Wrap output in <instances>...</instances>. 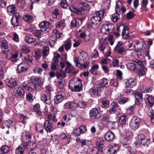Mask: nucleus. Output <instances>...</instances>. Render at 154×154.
I'll return each instance as SVG.
<instances>
[{
    "label": "nucleus",
    "mask_w": 154,
    "mask_h": 154,
    "mask_svg": "<svg viewBox=\"0 0 154 154\" xmlns=\"http://www.w3.org/2000/svg\"><path fill=\"white\" fill-rule=\"evenodd\" d=\"M80 56L74 57L73 60L76 66L82 69L86 68L90 62L88 54L84 51L80 53Z\"/></svg>",
    "instance_id": "f257e3e1"
},
{
    "label": "nucleus",
    "mask_w": 154,
    "mask_h": 154,
    "mask_svg": "<svg viewBox=\"0 0 154 154\" xmlns=\"http://www.w3.org/2000/svg\"><path fill=\"white\" fill-rule=\"evenodd\" d=\"M42 30H35L33 31V34L35 36L40 38L42 35Z\"/></svg>",
    "instance_id": "58836bf2"
},
{
    "label": "nucleus",
    "mask_w": 154,
    "mask_h": 154,
    "mask_svg": "<svg viewBox=\"0 0 154 154\" xmlns=\"http://www.w3.org/2000/svg\"><path fill=\"white\" fill-rule=\"evenodd\" d=\"M127 119V118L126 116L124 114L121 115L119 118V123L122 125L123 128H124V129H125V127L127 125H126Z\"/></svg>",
    "instance_id": "6ab92c4d"
},
{
    "label": "nucleus",
    "mask_w": 154,
    "mask_h": 154,
    "mask_svg": "<svg viewBox=\"0 0 154 154\" xmlns=\"http://www.w3.org/2000/svg\"><path fill=\"white\" fill-rule=\"evenodd\" d=\"M30 80L32 82L38 85H40L41 84V80L40 78L36 77L35 76H32L30 77Z\"/></svg>",
    "instance_id": "bb28decb"
},
{
    "label": "nucleus",
    "mask_w": 154,
    "mask_h": 154,
    "mask_svg": "<svg viewBox=\"0 0 154 154\" xmlns=\"http://www.w3.org/2000/svg\"><path fill=\"white\" fill-rule=\"evenodd\" d=\"M69 85L70 89L74 91L79 92L82 90V82L79 78H74L71 79Z\"/></svg>",
    "instance_id": "f03ea898"
},
{
    "label": "nucleus",
    "mask_w": 154,
    "mask_h": 154,
    "mask_svg": "<svg viewBox=\"0 0 154 154\" xmlns=\"http://www.w3.org/2000/svg\"><path fill=\"white\" fill-rule=\"evenodd\" d=\"M28 68L27 64L25 62L20 63L17 67V69L19 72L20 73L27 71Z\"/></svg>",
    "instance_id": "9d476101"
},
{
    "label": "nucleus",
    "mask_w": 154,
    "mask_h": 154,
    "mask_svg": "<svg viewBox=\"0 0 154 154\" xmlns=\"http://www.w3.org/2000/svg\"><path fill=\"white\" fill-rule=\"evenodd\" d=\"M117 51L118 53L121 54H124L126 53V51L125 48L123 47L119 48Z\"/></svg>",
    "instance_id": "5fc2aeb1"
},
{
    "label": "nucleus",
    "mask_w": 154,
    "mask_h": 154,
    "mask_svg": "<svg viewBox=\"0 0 154 154\" xmlns=\"http://www.w3.org/2000/svg\"><path fill=\"white\" fill-rule=\"evenodd\" d=\"M23 147V146H20L16 149L17 154H23L24 152Z\"/></svg>",
    "instance_id": "ea45409f"
},
{
    "label": "nucleus",
    "mask_w": 154,
    "mask_h": 154,
    "mask_svg": "<svg viewBox=\"0 0 154 154\" xmlns=\"http://www.w3.org/2000/svg\"><path fill=\"white\" fill-rule=\"evenodd\" d=\"M138 139L139 141L143 145L145 144L147 141V139L145 138V136L143 134L138 135Z\"/></svg>",
    "instance_id": "4be33fe9"
},
{
    "label": "nucleus",
    "mask_w": 154,
    "mask_h": 154,
    "mask_svg": "<svg viewBox=\"0 0 154 154\" xmlns=\"http://www.w3.org/2000/svg\"><path fill=\"white\" fill-rule=\"evenodd\" d=\"M148 116L150 118L151 122L154 123V112L151 108H148L146 111Z\"/></svg>",
    "instance_id": "412c9836"
},
{
    "label": "nucleus",
    "mask_w": 154,
    "mask_h": 154,
    "mask_svg": "<svg viewBox=\"0 0 154 154\" xmlns=\"http://www.w3.org/2000/svg\"><path fill=\"white\" fill-rule=\"evenodd\" d=\"M35 111L39 116H41L42 114V112L40 110V106L39 104L37 103L35 104L33 107Z\"/></svg>",
    "instance_id": "7c9ffc66"
},
{
    "label": "nucleus",
    "mask_w": 154,
    "mask_h": 154,
    "mask_svg": "<svg viewBox=\"0 0 154 154\" xmlns=\"http://www.w3.org/2000/svg\"><path fill=\"white\" fill-rule=\"evenodd\" d=\"M134 93V96L135 97L136 99L137 100L136 101V103L138 104L140 103V100H141L142 97V94L139 92H135Z\"/></svg>",
    "instance_id": "b1692460"
},
{
    "label": "nucleus",
    "mask_w": 154,
    "mask_h": 154,
    "mask_svg": "<svg viewBox=\"0 0 154 154\" xmlns=\"http://www.w3.org/2000/svg\"><path fill=\"white\" fill-rule=\"evenodd\" d=\"M35 39L33 38L28 36H26L25 38V41L28 44L32 42H35Z\"/></svg>",
    "instance_id": "c03bdc74"
},
{
    "label": "nucleus",
    "mask_w": 154,
    "mask_h": 154,
    "mask_svg": "<svg viewBox=\"0 0 154 154\" xmlns=\"http://www.w3.org/2000/svg\"><path fill=\"white\" fill-rule=\"evenodd\" d=\"M131 142V137L129 138L128 137H126L124 140V146H126L130 144Z\"/></svg>",
    "instance_id": "052dcab7"
},
{
    "label": "nucleus",
    "mask_w": 154,
    "mask_h": 154,
    "mask_svg": "<svg viewBox=\"0 0 154 154\" xmlns=\"http://www.w3.org/2000/svg\"><path fill=\"white\" fill-rule=\"evenodd\" d=\"M88 149L89 146H81L80 148V152L81 153H86L88 152Z\"/></svg>",
    "instance_id": "a18cd8bd"
},
{
    "label": "nucleus",
    "mask_w": 154,
    "mask_h": 154,
    "mask_svg": "<svg viewBox=\"0 0 154 154\" xmlns=\"http://www.w3.org/2000/svg\"><path fill=\"white\" fill-rule=\"evenodd\" d=\"M17 3L19 7L22 8L24 6L25 1L24 0H17Z\"/></svg>",
    "instance_id": "6e6d98bb"
},
{
    "label": "nucleus",
    "mask_w": 154,
    "mask_h": 154,
    "mask_svg": "<svg viewBox=\"0 0 154 154\" xmlns=\"http://www.w3.org/2000/svg\"><path fill=\"white\" fill-rule=\"evenodd\" d=\"M110 83L109 80L107 79H104L102 80V83L101 85H99V86L100 87V88H101L102 89L104 87H108L110 85Z\"/></svg>",
    "instance_id": "5701e85b"
},
{
    "label": "nucleus",
    "mask_w": 154,
    "mask_h": 154,
    "mask_svg": "<svg viewBox=\"0 0 154 154\" xmlns=\"http://www.w3.org/2000/svg\"><path fill=\"white\" fill-rule=\"evenodd\" d=\"M119 15L118 14H114L112 15V20L113 22H116L119 19Z\"/></svg>",
    "instance_id": "0e129e2a"
},
{
    "label": "nucleus",
    "mask_w": 154,
    "mask_h": 154,
    "mask_svg": "<svg viewBox=\"0 0 154 154\" xmlns=\"http://www.w3.org/2000/svg\"><path fill=\"white\" fill-rule=\"evenodd\" d=\"M58 10L57 9H55L52 13V18L56 20V19L59 16Z\"/></svg>",
    "instance_id": "8fccbe9b"
},
{
    "label": "nucleus",
    "mask_w": 154,
    "mask_h": 154,
    "mask_svg": "<svg viewBox=\"0 0 154 154\" xmlns=\"http://www.w3.org/2000/svg\"><path fill=\"white\" fill-rule=\"evenodd\" d=\"M36 130L40 133H42L43 132V127L42 125L40 124H38L36 126Z\"/></svg>",
    "instance_id": "a19ab883"
},
{
    "label": "nucleus",
    "mask_w": 154,
    "mask_h": 154,
    "mask_svg": "<svg viewBox=\"0 0 154 154\" xmlns=\"http://www.w3.org/2000/svg\"><path fill=\"white\" fill-rule=\"evenodd\" d=\"M66 26V24L64 20H61L57 22L56 24L57 28L61 27L64 28Z\"/></svg>",
    "instance_id": "f704fd0d"
},
{
    "label": "nucleus",
    "mask_w": 154,
    "mask_h": 154,
    "mask_svg": "<svg viewBox=\"0 0 154 154\" xmlns=\"http://www.w3.org/2000/svg\"><path fill=\"white\" fill-rule=\"evenodd\" d=\"M12 39L16 42H18L19 41L18 35L15 32H14Z\"/></svg>",
    "instance_id": "bf43d9fd"
},
{
    "label": "nucleus",
    "mask_w": 154,
    "mask_h": 154,
    "mask_svg": "<svg viewBox=\"0 0 154 154\" xmlns=\"http://www.w3.org/2000/svg\"><path fill=\"white\" fill-rule=\"evenodd\" d=\"M102 90L99 86L97 88L93 87L90 90V93L92 97L98 96L100 95V92Z\"/></svg>",
    "instance_id": "0eeeda50"
},
{
    "label": "nucleus",
    "mask_w": 154,
    "mask_h": 154,
    "mask_svg": "<svg viewBox=\"0 0 154 154\" xmlns=\"http://www.w3.org/2000/svg\"><path fill=\"white\" fill-rule=\"evenodd\" d=\"M119 148L118 146L114 145L111 146L110 148L107 147L106 149L109 154H114L116 151L119 150Z\"/></svg>",
    "instance_id": "f3484780"
},
{
    "label": "nucleus",
    "mask_w": 154,
    "mask_h": 154,
    "mask_svg": "<svg viewBox=\"0 0 154 154\" xmlns=\"http://www.w3.org/2000/svg\"><path fill=\"white\" fill-rule=\"evenodd\" d=\"M43 71L42 69L41 68H39L36 67L33 70V71L34 73H38V74H41Z\"/></svg>",
    "instance_id": "4d7b16f0"
},
{
    "label": "nucleus",
    "mask_w": 154,
    "mask_h": 154,
    "mask_svg": "<svg viewBox=\"0 0 154 154\" xmlns=\"http://www.w3.org/2000/svg\"><path fill=\"white\" fill-rule=\"evenodd\" d=\"M64 81L63 79L58 81L57 83V86L58 88L59 89L63 88L64 87Z\"/></svg>",
    "instance_id": "de8ad7c7"
},
{
    "label": "nucleus",
    "mask_w": 154,
    "mask_h": 154,
    "mask_svg": "<svg viewBox=\"0 0 154 154\" xmlns=\"http://www.w3.org/2000/svg\"><path fill=\"white\" fill-rule=\"evenodd\" d=\"M105 11L104 10H102L99 11H98L95 12V14L97 16L101 19L104 17V15L105 13Z\"/></svg>",
    "instance_id": "c9c22d12"
},
{
    "label": "nucleus",
    "mask_w": 154,
    "mask_h": 154,
    "mask_svg": "<svg viewBox=\"0 0 154 154\" xmlns=\"http://www.w3.org/2000/svg\"><path fill=\"white\" fill-rule=\"evenodd\" d=\"M147 70V69L145 67H141L138 72V73L140 75H142L144 74Z\"/></svg>",
    "instance_id": "49530a36"
},
{
    "label": "nucleus",
    "mask_w": 154,
    "mask_h": 154,
    "mask_svg": "<svg viewBox=\"0 0 154 154\" xmlns=\"http://www.w3.org/2000/svg\"><path fill=\"white\" fill-rule=\"evenodd\" d=\"M91 21L92 24L96 25L97 26H99L102 22L101 19L96 15L92 17L91 18Z\"/></svg>",
    "instance_id": "ddd939ff"
},
{
    "label": "nucleus",
    "mask_w": 154,
    "mask_h": 154,
    "mask_svg": "<svg viewBox=\"0 0 154 154\" xmlns=\"http://www.w3.org/2000/svg\"><path fill=\"white\" fill-rule=\"evenodd\" d=\"M1 48L2 49V53H6L7 52H9V49H8V47L7 43L2 42L1 45Z\"/></svg>",
    "instance_id": "a878e982"
},
{
    "label": "nucleus",
    "mask_w": 154,
    "mask_h": 154,
    "mask_svg": "<svg viewBox=\"0 0 154 154\" xmlns=\"http://www.w3.org/2000/svg\"><path fill=\"white\" fill-rule=\"evenodd\" d=\"M111 60L109 58H104L101 60L100 63L102 66V68L104 73L108 74L109 72V69L107 66V64H109V67H112V65L111 63Z\"/></svg>",
    "instance_id": "7ed1b4c3"
},
{
    "label": "nucleus",
    "mask_w": 154,
    "mask_h": 154,
    "mask_svg": "<svg viewBox=\"0 0 154 154\" xmlns=\"http://www.w3.org/2000/svg\"><path fill=\"white\" fill-rule=\"evenodd\" d=\"M42 99L44 102L48 105L51 104L52 102V100L51 97V95L49 94H44L42 97Z\"/></svg>",
    "instance_id": "2eb2a0df"
},
{
    "label": "nucleus",
    "mask_w": 154,
    "mask_h": 154,
    "mask_svg": "<svg viewBox=\"0 0 154 154\" xmlns=\"http://www.w3.org/2000/svg\"><path fill=\"white\" fill-rule=\"evenodd\" d=\"M140 122V118L137 117H134L130 122V127L133 130H136L138 128Z\"/></svg>",
    "instance_id": "39448f33"
},
{
    "label": "nucleus",
    "mask_w": 154,
    "mask_h": 154,
    "mask_svg": "<svg viewBox=\"0 0 154 154\" xmlns=\"http://www.w3.org/2000/svg\"><path fill=\"white\" fill-rule=\"evenodd\" d=\"M69 9L71 11L79 15L82 14V12L81 11H80L79 9H78L73 5H71L70 6Z\"/></svg>",
    "instance_id": "cd10ccee"
},
{
    "label": "nucleus",
    "mask_w": 154,
    "mask_h": 154,
    "mask_svg": "<svg viewBox=\"0 0 154 154\" xmlns=\"http://www.w3.org/2000/svg\"><path fill=\"white\" fill-rule=\"evenodd\" d=\"M64 96L63 93L59 92L57 93V95L54 98V102L56 104L61 102L64 99Z\"/></svg>",
    "instance_id": "9b49d317"
},
{
    "label": "nucleus",
    "mask_w": 154,
    "mask_h": 154,
    "mask_svg": "<svg viewBox=\"0 0 154 154\" xmlns=\"http://www.w3.org/2000/svg\"><path fill=\"white\" fill-rule=\"evenodd\" d=\"M31 138V135L30 134H26L23 136L22 139L24 143H26V148L30 149H31V146L33 144L32 143H30Z\"/></svg>",
    "instance_id": "423d86ee"
},
{
    "label": "nucleus",
    "mask_w": 154,
    "mask_h": 154,
    "mask_svg": "<svg viewBox=\"0 0 154 154\" xmlns=\"http://www.w3.org/2000/svg\"><path fill=\"white\" fill-rule=\"evenodd\" d=\"M114 134L111 131H108L105 135V139L109 142L112 141L114 139Z\"/></svg>",
    "instance_id": "4468645a"
},
{
    "label": "nucleus",
    "mask_w": 154,
    "mask_h": 154,
    "mask_svg": "<svg viewBox=\"0 0 154 154\" xmlns=\"http://www.w3.org/2000/svg\"><path fill=\"white\" fill-rule=\"evenodd\" d=\"M145 101L148 103L150 107H152L154 104V97L149 94H146L144 96Z\"/></svg>",
    "instance_id": "1a4fd4ad"
},
{
    "label": "nucleus",
    "mask_w": 154,
    "mask_h": 154,
    "mask_svg": "<svg viewBox=\"0 0 154 154\" xmlns=\"http://www.w3.org/2000/svg\"><path fill=\"white\" fill-rule=\"evenodd\" d=\"M60 6L63 8H66L68 6V4L66 0H61Z\"/></svg>",
    "instance_id": "603ef678"
},
{
    "label": "nucleus",
    "mask_w": 154,
    "mask_h": 154,
    "mask_svg": "<svg viewBox=\"0 0 154 154\" xmlns=\"http://www.w3.org/2000/svg\"><path fill=\"white\" fill-rule=\"evenodd\" d=\"M79 142L81 143L80 147L85 146H88V142L89 141L85 139H79Z\"/></svg>",
    "instance_id": "e433bc0d"
},
{
    "label": "nucleus",
    "mask_w": 154,
    "mask_h": 154,
    "mask_svg": "<svg viewBox=\"0 0 154 154\" xmlns=\"http://www.w3.org/2000/svg\"><path fill=\"white\" fill-rule=\"evenodd\" d=\"M10 9L11 10L10 11V13H12L14 14H17V12L16 10L15 7L14 5H10Z\"/></svg>",
    "instance_id": "338daca9"
},
{
    "label": "nucleus",
    "mask_w": 154,
    "mask_h": 154,
    "mask_svg": "<svg viewBox=\"0 0 154 154\" xmlns=\"http://www.w3.org/2000/svg\"><path fill=\"white\" fill-rule=\"evenodd\" d=\"M127 66L128 69L132 71L135 70L136 69V65L133 63L129 62L127 64Z\"/></svg>",
    "instance_id": "2f4dec72"
},
{
    "label": "nucleus",
    "mask_w": 154,
    "mask_h": 154,
    "mask_svg": "<svg viewBox=\"0 0 154 154\" xmlns=\"http://www.w3.org/2000/svg\"><path fill=\"white\" fill-rule=\"evenodd\" d=\"M63 45L65 48V50L66 51H67L71 48L72 46V43L71 41L69 40H67Z\"/></svg>",
    "instance_id": "c85d7f7f"
},
{
    "label": "nucleus",
    "mask_w": 154,
    "mask_h": 154,
    "mask_svg": "<svg viewBox=\"0 0 154 154\" xmlns=\"http://www.w3.org/2000/svg\"><path fill=\"white\" fill-rule=\"evenodd\" d=\"M129 100V98L128 97H123L119 101V102L121 104H123L128 101Z\"/></svg>",
    "instance_id": "774afa93"
},
{
    "label": "nucleus",
    "mask_w": 154,
    "mask_h": 154,
    "mask_svg": "<svg viewBox=\"0 0 154 154\" xmlns=\"http://www.w3.org/2000/svg\"><path fill=\"white\" fill-rule=\"evenodd\" d=\"M19 15L18 14H14L11 20L12 25L13 26H17L18 25Z\"/></svg>",
    "instance_id": "aec40b11"
},
{
    "label": "nucleus",
    "mask_w": 154,
    "mask_h": 154,
    "mask_svg": "<svg viewBox=\"0 0 154 154\" xmlns=\"http://www.w3.org/2000/svg\"><path fill=\"white\" fill-rule=\"evenodd\" d=\"M135 106L134 105L129 107L127 109V112L128 114L129 115H131L134 113V110Z\"/></svg>",
    "instance_id": "09e8293b"
},
{
    "label": "nucleus",
    "mask_w": 154,
    "mask_h": 154,
    "mask_svg": "<svg viewBox=\"0 0 154 154\" xmlns=\"http://www.w3.org/2000/svg\"><path fill=\"white\" fill-rule=\"evenodd\" d=\"M99 113V111L97 108H92L89 111L90 117L91 118L94 119L97 116Z\"/></svg>",
    "instance_id": "dca6fc26"
},
{
    "label": "nucleus",
    "mask_w": 154,
    "mask_h": 154,
    "mask_svg": "<svg viewBox=\"0 0 154 154\" xmlns=\"http://www.w3.org/2000/svg\"><path fill=\"white\" fill-rule=\"evenodd\" d=\"M87 103L84 101H80L77 103V105L78 107L82 108L86 106Z\"/></svg>",
    "instance_id": "680f3d73"
},
{
    "label": "nucleus",
    "mask_w": 154,
    "mask_h": 154,
    "mask_svg": "<svg viewBox=\"0 0 154 154\" xmlns=\"http://www.w3.org/2000/svg\"><path fill=\"white\" fill-rule=\"evenodd\" d=\"M33 96L31 92L29 93L26 95V99L29 102H32L33 101Z\"/></svg>",
    "instance_id": "4c0bfd02"
},
{
    "label": "nucleus",
    "mask_w": 154,
    "mask_h": 154,
    "mask_svg": "<svg viewBox=\"0 0 154 154\" xmlns=\"http://www.w3.org/2000/svg\"><path fill=\"white\" fill-rule=\"evenodd\" d=\"M99 65L98 64H94L91 66V69L89 71L92 74H95L96 73V70L99 68Z\"/></svg>",
    "instance_id": "c756f323"
},
{
    "label": "nucleus",
    "mask_w": 154,
    "mask_h": 154,
    "mask_svg": "<svg viewBox=\"0 0 154 154\" xmlns=\"http://www.w3.org/2000/svg\"><path fill=\"white\" fill-rule=\"evenodd\" d=\"M115 28L114 25L108 23L102 25L100 27V31L102 33L105 34H109L112 32Z\"/></svg>",
    "instance_id": "20e7f679"
},
{
    "label": "nucleus",
    "mask_w": 154,
    "mask_h": 154,
    "mask_svg": "<svg viewBox=\"0 0 154 154\" xmlns=\"http://www.w3.org/2000/svg\"><path fill=\"white\" fill-rule=\"evenodd\" d=\"M0 148L3 151V152L5 153H6L8 152L10 149L9 147L6 145L2 146Z\"/></svg>",
    "instance_id": "13d9d810"
},
{
    "label": "nucleus",
    "mask_w": 154,
    "mask_h": 154,
    "mask_svg": "<svg viewBox=\"0 0 154 154\" xmlns=\"http://www.w3.org/2000/svg\"><path fill=\"white\" fill-rule=\"evenodd\" d=\"M49 48L48 47H45L42 51L43 57L45 58L49 54Z\"/></svg>",
    "instance_id": "473e14b6"
},
{
    "label": "nucleus",
    "mask_w": 154,
    "mask_h": 154,
    "mask_svg": "<svg viewBox=\"0 0 154 154\" xmlns=\"http://www.w3.org/2000/svg\"><path fill=\"white\" fill-rule=\"evenodd\" d=\"M57 41L56 38H53L52 37H51L49 39V43L51 47H53Z\"/></svg>",
    "instance_id": "37998d69"
},
{
    "label": "nucleus",
    "mask_w": 154,
    "mask_h": 154,
    "mask_svg": "<svg viewBox=\"0 0 154 154\" xmlns=\"http://www.w3.org/2000/svg\"><path fill=\"white\" fill-rule=\"evenodd\" d=\"M79 20L77 19H74L71 22V25L72 27H76L78 24Z\"/></svg>",
    "instance_id": "3c124183"
},
{
    "label": "nucleus",
    "mask_w": 154,
    "mask_h": 154,
    "mask_svg": "<svg viewBox=\"0 0 154 154\" xmlns=\"http://www.w3.org/2000/svg\"><path fill=\"white\" fill-rule=\"evenodd\" d=\"M13 94L15 96L21 97L24 94L25 91L23 88L18 87L14 90Z\"/></svg>",
    "instance_id": "6e6552de"
},
{
    "label": "nucleus",
    "mask_w": 154,
    "mask_h": 154,
    "mask_svg": "<svg viewBox=\"0 0 154 154\" xmlns=\"http://www.w3.org/2000/svg\"><path fill=\"white\" fill-rule=\"evenodd\" d=\"M122 3L119 1H118L116 2V12H118V11L120 10V7L122 6Z\"/></svg>",
    "instance_id": "864d4df0"
},
{
    "label": "nucleus",
    "mask_w": 154,
    "mask_h": 154,
    "mask_svg": "<svg viewBox=\"0 0 154 154\" xmlns=\"http://www.w3.org/2000/svg\"><path fill=\"white\" fill-rule=\"evenodd\" d=\"M113 36L112 35H110L108 39V41L110 42V45L112 46L113 45L114 42V40L113 39Z\"/></svg>",
    "instance_id": "69168bd1"
},
{
    "label": "nucleus",
    "mask_w": 154,
    "mask_h": 154,
    "mask_svg": "<svg viewBox=\"0 0 154 154\" xmlns=\"http://www.w3.org/2000/svg\"><path fill=\"white\" fill-rule=\"evenodd\" d=\"M44 128L45 130L48 132H51L53 129L52 124L48 120H46L44 123Z\"/></svg>",
    "instance_id": "a211bd4d"
},
{
    "label": "nucleus",
    "mask_w": 154,
    "mask_h": 154,
    "mask_svg": "<svg viewBox=\"0 0 154 154\" xmlns=\"http://www.w3.org/2000/svg\"><path fill=\"white\" fill-rule=\"evenodd\" d=\"M136 79L134 78L127 79L125 82V86L127 88H132L136 84Z\"/></svg>",
    "instance_id": "f8f14e48"
},
{
    "label": "nucleus",
    "mask_w": 154,
    "mask_h": 154,
    "mask_svg": "<svg viewBox=\"0 0 154 154\" xmlns=\"http://www.w3.org/2000/svg\"><path fill=\"white\" fill-rule=\"evenodd\" d=\"M102 103L105 108H108L109 106V100L105 99L103 100H102Z\"/></svg>",
    "instance_id": "e2e57ef3"
},
{
    "label": "nucleus",
    "mask_w": 154,
    "mask_h": 154,
    "mask_svg": "<svg viewBox=\"0 0 154 154\" xmlns=\"http://www.w3.org/2000/svg\"><path fill=\"white\" fill-rule=\"evenodd\" d=\"M80 9L82 11L87 10L88 7V5L84 2H81L80 4Z\"/></svg>",
    "instance_id": "72a5a7b5"
},
{
    "label": "nucleus",
    "mask_w": 154,
    "mask_h": 154,
    "mask_svg": "<svg viewBox=\"0 0 154 154\" xmlns=\"http://www.w3.org/2000/svg\"><path fill=\"white\" fill-rule=\"evenodd\" d=\"M23 19L25 22L28 23H31L33 20L32 17L30 15L28 14L23 16Z\"/></svg>",
    "instance_id": "393cba45"
},
{
    "label": "nucleus",
    "mask_w": 154,
    "mask_h": 154,
    "mask_svg": "<svg viewBox=\"0 0 154 154\" xmlns=\"http://www.w3.org/2000/svg\"><path fill=\"white\" fill-rule=\"evenodd\" d=\"M41 56V53L40 50H37L35 51L33 56L36 59H38Z\"/></svg>",
    "instance_id": "79ce46f5"
}]
</instances>
